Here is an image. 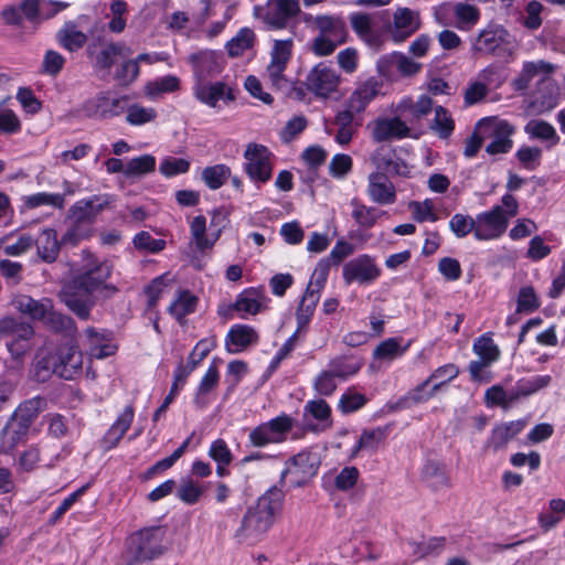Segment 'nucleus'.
<instances>
[{"instance_id": "1", "label": "nucleus", "mask_w": 565, "mask_h": 565, "mask_svg": "<svg viewBox=\"0 0 565 565\" xmlns=\"http://www.w3.org/2000/svg\"><path fill=\"white\" fill-rule=\"evenodd\" d=\"M111 271L113 265L108 260H100L90 253H86L84 264L63 285L62 301L79 319L87 320L96 303L95 292H98L104 299L117 294L118 288L113 284H107Z\"/></svg>"}, {"instance_id": "2", "label": "nucleus", "mask_w": 565, "mask_h": 565, "mask_svg": "<svg viewBox=\"0 0 565 565\" xmlns=\"http://www.w3.org/2000/svg\"><path fill=\"white\" fill-rule=\"evenodd\" d=\"M285 494L281 489L274 486L249 507L236 531L239 539L258 540L274 524L276 515L281 511Z\"/></svg>"}, {"instance_id": "3", "label": "nucleus", "mask_w": 565, "mask_h": 565, "mask_svg": "<svg viewBox=\"0 0 565 565\" xmlns=\"http://www.w3.org/2000/svg\"><path fill=\"white\" fill-rule=\"evenodd\" d=\"M554 71L555 65L544 60L525 62L519 76L513 79L512 85L515 90H526L531 82L535 77L541 76L540 83L546 87H551V89L542 97H536L533 104L539 107L540 113L548 111L557 105V96L554 92V86L551 79L547 78Z\"/></svg>"}, {"instance_id": "4", "label": "nucleus", "mask_w": 565, "mask_h": 565, "mask_svg": "<svg viewBox=\"0 0 565 565\" xmlns=\"http://www.w3.org/2000/svg\"><path fill=\"white\" fill-rule=\"evenodd\" d=\"M164 536L166 530L162 526L147 527L134 533L127 547L131 563L148 562L163 554Z\"/></svg>"}, {"instance_id": "5", "label": "nucleus", "mask_w": 565, "mask_h": 565, "mask_svg": "<svg viewBox=\"0 0 565 565\" xmlns=\"http://www.w3.org/2000/svg\"><path fill=\"white\" fill-rule=\"evenodd\" d=\"M301 12L298 0H267L264 6L254 8V17L262 21L267 30H282Z\"/></svg>"}, {"instance_id": "6", "label": "nucleus", "mask_w": 565, "mask_h": 565, "mask_svg": "<svg viewBox=\"0 0 565 565\" xmlns=\"http://www.w3.org/2000/svg\"><path fill=\"white\" fill-rule=\"evenodd\" d=\"M294 424V418L286 414L260 423L249 430L248 445L255 448H265L273 444H281L287 440Z\"/></svg>"}, {"instance_id": "7", "label": "nucleus", "mask_w": 565, "mask_h": 565, "mask_svg": "<svg viewBox=\"0 0 565 565\" xmlns=\"http://www.w3.org/2000/svg\"><path fill=\"white\" fill-rule=\"evenodd\" d=\"M86 54L95 70L109 72L117 60L129 57L132 51L122 42L108 41L103 36H97L88 43Z\"/></svg>"}, {"instance_id": "8", "label": "nucleus", "mask_w": 565, "mask_h": 565, "mask_svg": "<svg viewBox=\"0 0 565 565\" xmlns=\"http://www.w3.org/2000/svg\"><path fill=\"white\" fill-rule=\"evenodd\" d=\"M341 76L335 68L320 62L307 74L303 86L317 98L327 99L338 90Z\"/></svg>"}, {"instance_id": "9", "label": "nucleus", "mask_w": 565, "mask_h": 565, "mask_svg": "<svg viewBox=\"0 0 565 565\" xmlns=\"http://www.w3.org/2000/svg\"><path fill=\"white\" fill-rule=\"evenodd\" d=\"M320 458L318 454L303 450L292 456L286 461V468L280 476V483L287 476L291 477V483L295 487H302L313 478L319 469Z\"/></svg>"}, {"instance_id": "10", "label": "nucleus", "mask_w": 565, "mask_h": 565, "mask_svg": "<svg viewBox=\"0 0 565 565\" xmlns=\"http://www.w3.org/2000/svg\"><path fill=\"white\" fill-rule=\"evenodd\" d=\"M244 170L255 183H266L271 178V153L263 145L249 143L244 152Z\"/></svg>"}, {"instance_id": "11", "label": "nucleus", "mask_w": 565, "mask_h": 565, "mask_svg": "<svg viewBox=\"0 0 565 565\" xmlns=\"http://www.w3.org/2000/svg\"><path fill=\"white\" fill-rule=\"evenodd\" d=\"M459 374V367L454 363H448L437 367L428 379L418 384L407 398L414 403H423L434 397L436 393L447 383L451 382Z\"/></svg>"}, {"instance_id": "12", "label": "nucleus", "mask_w": 565, "mask_h": 565, "mask_svg": "<svg viewBox=\"0 0 565 565\" xmlns=\"http://www.w3.org/2000/svg\"><path fill=\"white\" fill-rule=\"evenodd\" d=\"M114 202L110 194H96L75 202L68 210V217L87 227L92 225L99 213L108 209Z\"/></svg>"}, {"instance_id": "13", "label": "nucleus", "mask_w": 565, "mask_h": 565, "mask_svg": "<svg viewBox=\"0 0 565 565\" xmlns=\"http://www.w3.org/2000/svg\"><path fill=\"white\" fill-rule=\"evenodd\" d=\"M509 221L503 206L495 205L490 211L476 216V238L489 241L500 237L508 228Z\"/></svg>"}, {"instance_id": "14", "label": "nucleus", "mask_w": 565, "mask_h": 565, "mask_svg": "<svg viewBox=\"0 0 565 565\" xmlns=\"http://www.w3.org/2000/svg\"><path fill=\"white\" fill-rule=\"evenodd\" d=\"M479 127L484 129L483 134H487L486 137L492 139L486 147L487 153L494 156L507 153L512 149L513 141L511 136L514 132V128L508 121L480 120Z\"/></svg>"}, {"instance_id": "15", "label": "nucleus", "mask_w": 565, "mask_h": 565, "mask_svg": "<svg viewBox=\"0 0 565 565\" xmlns=\"http://www.w3.org/2000/svg\"><path fill=\"white\" fill-rule=\"evenodd\" d=\"M379 74L387 79H393L395 72L402 76H414L422 70V64L415 62L403 53L393 52L383 55L376 63Z\"/></svg>"}, {"instance_id": "16", "label": "nucleus", "mask_w": 565, "mask_h": 565, "mask_svg": "<svg viewBox=\"0 0 565 565\" xmlns=\"http://www.w3.org/2000/svg\"><path fill=\"white\" fill-rule=\"evenodd\" d=\"M380 276V269L369 255L359 256L343 266V279L349 285L353 281L369 284Z\"/></svg>"}, {"instance_id": "17", "label": "nucleus", "mask_w": 565, "mask_h": 565, "mask_svg": "<svg viewBox=\"0 0 565 565\" xmlns=\"http://www.w3.org/2000/svg\"><path fill=\"white\" fill-rule=\"evenodd\" d=\"M509 32L499 25H490L482 30L472 43L475 52L501 55L502 46L509 43Z\"/></svg>"}, {"instance_id": "18", "label": "nucleus", "mask_w": 565, "mask_h": 565, "mask_svg": "<svg viewBox=\"0 0 565 565\" xmlns=\"http://www.w3.org/2000/svg\"><path fill=\"white\" fill-rule=\"evenodd\" d=\"M375 142L403 139L409 136V127L399 117H379L367 126Z\"/></svg>"}, {"instance_id": "19", "label": "nucleus", "mask_w": 565, "mask_h": 565, "mask_svg": "<svg viewBox=\"0 0 565 565\" xmlns=\"http://www.w3.org/2000/svg\"><path fill=\"white\" fill-rule=\"evenodd\" d=\"M382 87V81L375 76H371L355 87L351 95L344 100V104L359 115H362L370 103L381 93Z\"/></svg>"}, {"instance_id": "20", "label": "nucleus", "mask_w": 565, "mask_h": 565, "mask_svg": "<svg viewBox=\"0 0 565 565\" xmlns=\"http://www.w3.org/2000/svg\"><path fill=\"white\" fill-rule=\"evenodd\" d=\"M362 116L343 103L342 109L338 110L333 118V125L338 128L334 136L335 141L341 146L349 145L362 126Z\"/></svg>"}, {"instance_id": "21", "label": "nucleus", "mask_w": 565, "mask_h": 565, "mask_svg": "<svg viewBox=\"0 0 565 565\" xmlns=\"http://www.w3.org/2000/svg\"><path fill=\"white\" fill-rule=\"evenodd\" d=\"M57 376L64 380H73L82 372L83 355L74 345H61L55 351Z\"/></svg>"}, {"instance_id": "22", "label": "nucleus", "mask_w": 565, "mask_h": 565, "mask_svg": "<svg viewBox=\"0 0 565 565\" xmlns=\"http://www.w3.org/2000/svg\"><path fill=\"white\" fill-rule=\"evenodd\" d=\"M367 194L377 204H393L396 191L386 173L373 172L369 175Z\"/></svg>"}, {"instance_id": "23", "label": "nucleus", "mask_w": 565, "mask_h": 565, "mask_svg": "<svg viewBox=\"0 0 565 565\" xmlns=\"http://www.w3.org/2000/svg\"><path fill=\"white\" fill-rule=\"evenodd\" d=\"M419 29V21L408 8L397 9L394 13V23L390 29L395 42H404Z\"/></svg>"}, {"instance_id": "24", "label": "nucleus", "mask_w": 565, "mask_h": 565, "mask_svg": "<svg viewBox=\"0 0 565 565\" xmlns=\"http://www.w3.org/2000/svg\"><path fill=\"white\" fill-rule=\"evenodd\" d=\"M258 341L256 330L246 324H235L227 332L225 345L230 353H238Z\"/></svg>"}, {"instance_id": "25", "label": "nucleus", "mask_w": 565, "mask_h": 565, "mask_svg": "<svg viewBox=\"0 0 565 565\" xmlns=\"http://www.w3.org/2000/svg\"><path fill=\"white\" fill-rule=\"evenodd\" d=\"M315 25L318 30L317 35L331 38L337 42H347V25L341 18L328 14L317 15Z\"/></svg>"}, {"instance_id": "26", "label": "nucleus", "mask_w": 565, "mask_h": 565, "mask_svg": "<svg viewBox=\"0 0 565 565\" xmlns=\"http://www.w3.org/2000/svg\"><path fill=\"white\" fill-rule=\"evenodd\" d=\"M524 427V420H514L495 426L487 441V447L492 448L494 451L504 448Z\"/></svg>"}, {"instance_id": "27", "label": "nucleus", "mask_w": 565, "mask_h": 565, "mask_svg": "<svg viewBox=\"0 0 565 565\" xmlns=\"http://www.w3.org/2000/svg\"><path fill=\"white\" fill-rule=\"evenodd\" d=\"M50 299L35 300L28 295H17L12 299V306L21 313L33 320H42L51 308Z\"/></svg>"}, {"instance_id": "28", "label": "nucleus", "mask_w": 565, "mask_h": 565, "mask_svg": "<svg viewBox=\"0 0 565 565\" xmlns=\"http://www.w3.org/2000/svg\"><path fill=\"white\" fill-rule=\"evenodd\" d=\"M38 254L46 263L54 262L60 253L57 233L53 228L43 230L35 241Z\"/></svg>"}, {"instance_id": "29", "label": "nucleus", "mask_w": 565, "mask_h": 565, "mask_svg": "<svg viewBox=\"0 0 565 565\" xmlns=\"http://www.w3.org/2000/svg\"><path fill=\"white\" fill-rule=\"evenodd\" d=\"M57 42L67 51L76 52L87 42V35L75 23L67 22L56 34Z\"/></svg>"}, {"instance_id": "30", "label": "nucleus", "mask_w": 565, "mask_h": 565, "mask_svg": "<svg viewBox=\"0 0 565 565\" xmlns=\"http://www.w3.org/2000/svg\"><path fill=\"white\" fill-rule=\"evenodd\" d=\"M198 99L202 103L215 107L220 99L233 100L235 97L231 88L226 90L224 83L217 82L212 85H202L195 93Z\"/></svg>"}, {"instance_id": "31", "label": "nucleus", "mask_w": 565, "mask_h": 565, "mask_svg": "<svg viewBox=\"0 0 565 565\" xmlns=\"http://www.w3.org/2000/svg\"><path fill=\"white\" fill-rule=\"evenodd\" d=\"M256 34L250 28H242L225 45L231 57H238L254 47Z\"/></svg>"}, {"instance_id": "32", "label": "nucleus", "mask_w": 565, "mask_h": 565, "mask_svg": "<svg viewBox=\"0 0 565 565\" xmlns=\"http://www.w3.org/2000/svg\"><path fill=\"white\" fill-rule=\"evenodd\" d=\"M198 303V298L189 290H181L178 297L169 306V312L173 316L180 324L184 323V318L194 312Z\"/></svg>"}, {"instance_id": "33", "label": "nucleus", "mask_w": 565, "mask_h": 565, "mask_svg": "<svg viewBox=\"0 0 565 565\" xmlns=\"http://www.w3.org/2000/svg\"><path fill=\"white\" fill-rule=\"evenodd\" d=\"M524 131L532 139H540L542 141H548L550 146H555L559 141V137L556 134L555 128L547 121L541 119H532L530 120L525 127Z\"/></svg>"}, {"instance_id": "34", "label": "nucleus", "mask_w": 565, "mask_h": 565, "mask_svg": "<svg viewBox=\"0 0 565 565\" xmlns=\"http://www.w3.org/2000/svg\"><path fill=\"white\" fill-rule=\"evenodd\" d=\"M108 95L106 93H99L94 98L84 102L82 110L88 118L110 119L114 117V113L108 110Z\"/></svg>"}, {"instance_id": "35", "label": "nucleus", "mask_w": 565, "mask_h": 565, "mask_svg": "<svg viewBox=\"0 0 565 565\" xmlns=\"http://www.w3.org/2000/svg\"><path fill=\"white\" fill-rule=\"evenodd\" d=\"M551 382L550 375H537L531 379H523L516 383L512 390L510 402H516L521 397L529 396L541 388L546 387Z\"/></svg>"}, {"instance_id": "36", "label": "nucleus", "mask_w": 565, "mask_h": 565, "mask_svg": "<svg viewBox=\"0 0 565 565\" xmlns=\"http://www.w3.org/2000/svg\"><path fill=\"white\" fill-rule=\"evenodd\" d=\"M31 424L21 419L15 414L7 422L2 428L3 444L8 447H14L21 438L28 433Z\"/></svg>"}, {"instance_id": "37", "label": "nucleus", "mask_w": 565, "mask_h": 565, "mask_svg": "<svg viewBox=\"0 0 565 565\" xmlns=\"http://www.w3.org/2000/svg\"><path fill=\"white\" fill-rule=\"evenodd\" d=\"M220 381V372L217 370V366L215 364H211L202 377L195 397H194V404L199 408H204L207 404V399L205 395H207L211 391H213Z\"/></svg>"}, {"instance_id": "38", "label": "nucleus", "mask_w": 565, "mask_h": 565, "mask_svg": "<svg viewBox=\"0 0 565 565\" xmlns=\"http://www.w3.org/2000/svg\"><path fill=\"white\" fill-rule=\"evenodd\" d=\"M52 374L57 375V364L55 361V352H40L33 365V377L38 382L47 381Z\"/></svg>"}, {"instance_id": "39", "label": "nucleus", "mask_w": 565, "mask_h": 565, "mask_svg": "<svg viewBox=\"0 0 565 565\" xmlns=\"http://www.w3.org/2000/svg\"><path fill=\"white\" fill-rule=\"evenodd\" d=\"M41 321H43V323L52 331L64 333L66 335H71L76 330L74 320L64 313L54 311L52 303L50 310Z\"/></svg>"}, {"instance_id": "40", "label": "nucleus", "mask_w": 565, "mask_h": 565, "mask_svg": "<svg viewBox=\"0 0 565 565\" xmlns=\"http://www.w3.org/2000/svg\"><path fill=\"white\" fill-rule=\"evenodd\" d=\"M134 419L132 406H127L124 412L118 416L117 420L108 429L105 440L110 443V447H114L122 438L126 431L129 429Z\"/></svg>"}, {"instance_id": "41", "label": "nucleus", "mask_w": 565, "mask_h": 565, "mask_svg": "<svg viewBox=\"0 0 565 565\" xmlns=\"http://www.w3.org/2000/svg\"><path fill=\"white\" fill-rule=\"evenodd\" d=\"M361 367L362 361L354 356H338L329 364V370L340 380H347L356 374Z\"/></svg>"}, {"instance_id": "42", "label": "nucleus", "mask_w": 565, "mask_h": 565, "mask_svg": "<svg viewBox=\"0 0 565 565\" xmlns=\"http://www.w3.org/2000/svg\"><path fill=\"white\" fill-rule=\"evenodd\" d=\"M292 39L275 40L270 52V63L268 66L280 67L286 70L292 53Z\"/></svg>"}, {"instance_id": "43", "label": "nucleus", "mask_w": 565, "mask_h": 565, "mask_svg": "<svg viewBox=\"0 0 565 565\" xmlns=\"http://www.w3.org/2000/svg\"><path fill=\"white\" fill-rule=\"evenodd\" d=\"M156 158L151 154H142L130 159L124 170L127 178L142 177L154 171Z\"/></svg>"}, {"instance_id": "44", "label": "nucleus", "mask_w": 565, "mask_h": 565, "mask_svg": "<svg viewBox=\"0 0 565 565\" xmlns=\"http://www.w3.org/2000/svg\"><path fill=\"white\" fill-rule=\"evenodd\" d=\"M351 204L354 206L352 217L359 226L364 228H371L374 226L380 215L384 214V212H380L377 209L372 206H366L358 200H352Z\"/></svg>"}, {"instance_id": "45", "label": "nucleus", "mask_w": 565, "mask_h": 565, "mask_svg": "<svg viewBox=\"0 0 565 565\" xmlns=\"http://www.w3.org/2000/svg\"><path fill=\"white\" fill-rule=\"evenodd\" d=\"M231 177V169L225 164L206 167L202 171V180L211 189H220Z\"/></svg>"}, {"instance_id": "46", "label": "nucleus", "mask_w": 565, "mask_h": 565, "mask_svg": "<svg viewBox=\"0 0 565 565\" xmlns=\"http://www.w3.org/2000/svg\"><path fill=\"white\" fill-rule=\"evenodd\" d=\"M121 63L116 67L114 73V79L117 81L121 86H128L132 84L140 74V66L137 65L134 58H120Z\"/></svg>"}, {"instance_id": "47", "label": "nucleus", "mask_w": 565, "mask_h": 565, "mask_svg": "<svg viewBox=\"0 0 565 565\" xmlns=\"http://www.w3.org/2000/svg\"><path fill=\"white\" fill-rule=\"evenodd\" d=\"M473 352L486 362H494L500 356V350L490 334H482L473 343Z\"/></svg>"}, {"instance_id": "48", "label": "nucleus", "mask_w": 565, "mask_h": 565, "mask_svg": "<svg viewBox=\"0 0 565 565\" xmlns=\"http://www.w3.org/2000/svg\"><path fill=\"white\" fill-rule=\"evenodd\" d=\"M423 475L435 489L449 487V477L445 468L436 461H428L424 467Z\"/></svg>"}, {"instance_id": "49", "label": "nucleus", "mask_w": 565, "mask_h": 565, "mask_svg": "<svg viewBox=\"0 0 565 565\" xmlns=\"http://www.w3.org/2000/svg\"><path fill=\"white\" fill-rule=\"evenodd\" d=\"M414 550L413 554L417 557H426L429 555H438L443 552L446 545V537L444 536H434L429 537L426 541L414 542L412 543Z\"/></svg>"}, {"instance_id": "50", "label": "nucleus", "mask_w": 565, "mask_h": 565, "mask_svg": "<svg viewBox=\"0 0 565 565\" xmlns=\"http://www.w3.org/2000/svg\"><path fill=\"white\" fill-rule=\"evenodd\" d=\"M157 111L151 107H143L138 104L130 105L127 108L126 120L132 126H140L154 120Z\"/></svg>"}, {"instance_id": "51", "label": "nucleus", "mask_w": 565, "mask_h": 565, "mask_svg": "<svg viewBox=\"0 0 565 565\" xmlns=\"http://www.w3.org/2000/svg\"><path fill=\"white\" fill-rule=\"evenodd\" d=\"M406 347L402 348L397 338H390L382 341L374 350L373 355L381 360H393L401 356L406 351Z\"/></svg>"}, {"instance_id": "52", "label": "nucleus", "mask_w": 565, "mask_h": 565, "mask_svg": "<svg viewBox=\"0 0 565 565\" xmlns=\"http://www.w3.org/2000/svg\"><path fill=\"white\" fill-rule=\"evenodd\" d=\"M454 13L460 29L472 26L480 18L479 10L475 6L462 2L455 6Z\"/></svg>"}, {"instance_id": "53", "label": "nucleus", "mask_w": 565, "mask_h": 565, "mask_svg": "<svg viewBox=\"0 0 565 565\" xmlns=\"http://www.w3.org/2000/svg\"><path fill=\"white\" fill-rule=\"evenodd\" d=\"M386 436V428L377 427L372 430H364L360 439L356 444V446L353 449L352 456H355L358 451L362 449H376L380 441H382Z\"/></svg>"}, {"instance_id": "54", "label": "nucleus", "mask_w": 565, "mask_h": 565, "mask_svg": "<svg viewBox=\"0 0 565 565\" xmlns=\"http://www.w3.org/2000/svg\"><path fill=\"white\" fill-rule=\"evenodd\" d=\"M0 275L7 285L18 286L23 279V265L10 259H0Z\"/></svg>"}, {"instance_id": "55", "label": "nucleus", "mask_w": 565, "mask_h": 565, "mask_svg": "<svg viewBox=\"0 0 565 565\" xmlns=\"http://www.w3.org/2000/svg\"><path fill=\"white\" fill-rule=\"evenodd\" d=\"M431 128L440 138H448L454 131V120L443 106L435 108V118Z\"/></svg>"}, {"instance_id": "56", "label": "nucleus", "mask_w": 565, "mask_h": 565, "mask_svg": "<svg viewBox=\"0 0 565 565\" xmlns=\"http://www.w3.org/2000/svg\"><path fill=\"white\" fill-rule=\"evenodd\" d=\"M449 227L458 238L467 236L470 232L476 236V218L469 215L455 214L449 221Z\"/></svg>"}, {"instance_id": "57", "label": "nucleus", "mask_w": 565, "mask_h": 565, "mask_svg": "<svg viewBox=\"0 0 565 565\" xmlns=\"http://www.w3.org/2000/svg\"><path fill=\"white\" fill-rule=\"evenodd\" d=\"M190 169V161L184 158L167 157L159 167V171L167 178L186 173Z\"/></svg>"}, {"instance_id": "58", "label": "nucleus", "mask_w": 565, "mask_h": 565, "mask_svg": "<svg viewBox=\"0 0 565 565\" xmlns=\"http://www.w3.org/2000/svg\"><path fill=\"white\" fill-rule=\"evenodd\" d=\"M343 43L344 42H337L331 38L317 35L311 40L309 50L316 56L324 57L333 54L337 47Z\"/></svg>"}, {"instance_id": "59", "label": "nucleus", "mask_w": 565, "mask_h": 565, "mask_svg": "<svg viewBox=\"0 0 565 565\" xmlns=\"http://www.w3.org/2000/svg\"><path fill=\"white\" fill-rule=\"evenodd\" d=\"M408 207L413 213L414 220L419 223L425 221L436 222L438 220V216L434 213V203L431 200L427 199L423 202L412 201Z\"/></svg>"}, {"instance_id": "60", "label": "nucleus", "mask_w": 565, "mask_h": 565, "mask_svg": "<svg viewBox=\"0 0 565 565\" xmlns=\"http://www.w3.org/2000/svg\"><path fill=\"white\" fill-rule=\"evenodd\" d=\"M25 205L29 209H35L41 205H52L61 209L64 205V198L61 194L40 192L26 196Z\"/></svg>"}, {"instance_id": "61", "label": "nucleus", "mask_w": 565, "mask_h": 565, "mask_svg": "<svg viewBox=\"0 0 565 565\" xmlns=\"http://www.w3.org/2000/svg\"><path fill=\"white\" fill-rule=\"evenodd\" d=\"M365 395L349 390L339 401V408L343 414H350L362 408L366 404Z\"/></svg>"}, {"instance_id": "62", "label": "nucleus", "mask_w": 565, "mask_h": 565, "mask_svg": "<svg viewBox=\"0 0 565 565\" xmlns=\"http://www.w3.org/2000/svg\"><path fill=\"white\" fill-rule=\"evenodd\" d=\"M45 8V0H23L20 4L21 12L30 21H35L39 18H50Z\"/></svg>"}, {"instance_id": "63", "label": "nucleus", "mask_w": 565, "mask_h": 565, "mask_svg": "<svg viewBox=\"0 0 565 565\" xmlns=\"http://www.w3.org/2000/svg\"><path fill=\"white\" fill-rule=\"evenodd\" d=\"M203 493V488L192 480L183 481L177 491V497L186 504H194Z\"/></svg>"}, {"instance_id": "64", "label": "nucleus", "mask_w": 565, "mask_h": 565, "mask_svg": "<svg viewBox=\"0 0 565 565\" xmlns=\"http://www.w3.org/2000/svg\"><path fill=\"white\" fill-rule=\"evenodd\" d=\"M233 309L239 312L256 315L260 309V303L250 290L242 292L233 305Z\"/></svg>"}]
</instances>
